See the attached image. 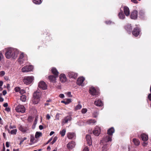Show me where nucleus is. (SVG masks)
<instances>
[{"label": "nucleus", "mask_w": 151, "mask_h": 151, "mask_svg": "<svg viewBox=\"0 0 151 151\" xmlns=\"http://www.w3.org/2000/svg\"><path fill=\"white\" fill-rule=\"evenodd\" d=\"M18 51L16 49L9 48L6 50L5 55L6 58H12L15 59L17 56Z\"/></svg>", "instance_id": "nucleus-1"}, {"label": "nucleus", "mask_w": 151, "mask_h": 151, "mask_svg": "<svg viewBox=\"0 0 151 151\" xmlns=\"http://www.w3.org/2000/svg\"><path fill=\"white\" fill-rule=\"evenodd\" d=\"M41 96V93L39 90H37L33 94L32 102L34 104H37L39 102Z\"/></svg>", "instance_id": "nucleus-2"}, {"label": "nucleus", "mask_w": 151, "mask_h": 151, "mask_svg": "<svg viewBox=\"0 0 151 151\" xmlns=\"http://www.w3.org/2000/svg\"><path fill=\"white\" fill-rule=\"evenodd\" d=\"M34 80L32 76H26L23 79V81L24 84L28 85L31 83Z\"/></svg>", "instance_id": "nucleus-3"}, {"label": "nucleus", "mask_w": 151, "mask_h": 151, "mask_svg": "<svg viewBox=\"0 0 151 151\" xmlns=\"http://www.w3.org/2000/svg\"><path fill=\"white\" fill-rule=\"evenodd\" d=\"M33 67L31 65H27L25 66L22 69V72H28L32 70Z\"/></svg>", "instance_id": "nucleus-4"}, {"label": "nucleus", "mask_w": 151, "mask_h": 151, "mask_svg": "<svg viewBox=\"0 0 151 151\" xmlns=\"http://www.w3.org/2000/svg\"><path fill=\"white\" fill-rule=\"evenodd\" d=\"M15 110L18 112L24 113L25 112V110L24 106L21 105H19L16 107Z\"/></svg>", "instance_id": "nucleus-5"}, {"label": "nucleus", "mask_w": 151, "mask_h": 151, "mask_svg": "<svg viewBox=\"0 0 151 151\" xmlns=\"http://www.w3.org/2000/svg\"><path fill=\"white\" fill-rule=\"evenodd\" d=\"M38 87L42 90H45L47 88V86L45 83L43 81L39 82Z\"/></svg>", "instance_id": "nucleus-6"}, {"label": "nucleus", "mask_w": 151, "mask_h": 151, "mask_svg": "<svg viewBox=\"0 0 151 151\" xmlns=\"http://www.w3.org/2000/svg\"><path fill=\"white\" fill-rule=\"evenodd\" d=\"M111 138V136L110 135H106L103 137V139L101 140V142L104 143L111 141L112 140Z\"/></svg>", "instance_id": "nucleus-7"}, {"label": "nucleus", "mask_w": 151, "mask_h": 151, "mask_svg": "<svg viewBox=\"0 0 151 151\" xmlns=\"http://www.w3.org/2000/svg\"><path fill=\"white\" fill-rule=\"evenodd\" d=\"M27 60L26 55H24L23 53H22L19 56V61L21 63H22L24 60Z\"/></svg>", "instance_id": "nucleus-8"}, {"label": "nucleus", "mask_w": 151, "mask_h": 151, "mask_svg": "<svg viewBox=\"0 0 151 151\" xmlns=\"http://www.w3.org/2000/svg\"><path fill=\"white\" fill-rule=\"evenodd\" d=\"M101 132V129L98 127H96L93 131V133L96 136H98Z\"/></svg>", "instance_id": "nucleus-9"}, {"label": "nucleus", "mask_w": 151, "mask_h": 151, "mask_svg": "<svg viewBox=\"0 0 151 151\" xmlns=\"http://www.w3.org/2000/svg\"><path fill=\"white\" fill-rule=\"evenodd\" d=\"M89 92L93 96L97 95L99 94L98 92H97L96 89L93 87H91L90 88Z\"/></svg>", "instance_id": "nucleus-10"}, {"label": "nucleus", "mask_w": 151, "mask_h": 151, "mask_svg": "<svg viewBox=\"0 0 151 151\" xmlns=\"http://www.w3.org/2000/svg\"><path fill=\"white\" fill-rule=\"evenodd\" d=\"M140 32V29L138 27H136L134 29L132 33L133 35L137 36L139 35Z\"/></svg>", "instance_id": "nucleus-11"}, {"label": "nucleus", "mask_w": 151, "mask_h": 151, "mask_svg": "<svg viewBox=\"0 0 151 151\" xmlns=\"http://www.w3.org/2000/svg\"><path fill=\"white\" fill-rule=\"evenodd\" d=\"M68 76L70 78L76 79L78 76V74L73 72H70L68 73Z\"/></svg>", "instance_id": "nucleus-12"}, {"label": "nucleus", "mask_w": 151, "mask_h": 151, "mask_svg": "<svg viewBox=\"0 0 151 151\" xmlns=\"http://www.w3.org/2000/svg\"><path fill=\"white\" fill-rule=\"evenodd\" d=\"M75 143L74 142H69L67 145V147L69 149H72L75 146Z\"/></svg>", "instance_id": "nucleus-13"}, {"label": "nucleus", "mask_w": 151, "mask_h": 151, "mask_svg": "<svg viewBox=\"0 0 151 151\" xmlns=\"http://www.w3.org/2000/svg\"><path fill=\"white\" fill-rule=\"evenodd\" d=\"M137 16V12L136 10L134 11L131 13V18L132 19H136Z\"/></svg>", "instance_id": "nucleus-14"}, {"label": "nucleus", "mask_w": 151, "mask_h": 151, "mask_svg": "<svg viewBox=\"0 0 151 151\" xmlns=\"http://www.w3.org/2000/svg\"><path fill=\"white\" fill-rule=\"evenodd\" d=\"M85 80V79L83 77H80L78 78L77 83L78 85L83 86V83Z\"/></svg>", "instance_id": "nucleus-15"}, {"label": "nucleus", "mask_w": 151, "mask_h": 151, "mask_svg": "<svg viewBox=\"0 0 151 151\" xmlns=\"http://www.w3.org/2000/svg\"><path fill=\"white\" fill-rule=\"evenodd\" d=\"M86 138L87 142V144L89 146L92 145L91 139V136L89 135H87Z\"/></svg>", "instance_id": "nucleus-16"}, {"label": "nucleus", "mask_w": 151, "mask_h": 151, "mask_svg": "<svg viewBox=\"0 0 151 151\" xmlns=\"http://www.w3.org/2000/svg\"><path fill=\"white\" fill-rule=\"evenodd\" d=\"M60 81L62 82H64L66 81V78L65 75L63 74H61L60 77Z\"/></svg>", "instance_id": "nucleus-17"}, {"label": "nucleus", "mask_w": 151, "mask_h": 151, "mask_svg": "<svg viewBox=\"0 0 151 151\" xmlns=\"http://www.w3.org/2000/svg\"><path fill=\"white\" fill-rule=\"evenodd\" d=\"M124 11L125 15L128 16L129 14L130 11L129 8L127 6H124Z\"/></svg>", "instance_id": "nucleus-18"}, {"label": "nucleus", "mask_w": 151, "mask_h": 151, "mask_svg": "<svg viewBox=\"0 0 151 151\" xmlns=\"http://www.w3.org/2000/svg\"><path fill=\"white\" fill-rule=\"evenodd\" d=\"M115 130L113 127L109 128L107 131V134L111 136L113 134Z\"/></svg>", "instance_id": "nucleus-19"}, {"label": "nucleus", "mask_w": 151, "mask_h": 151, "mask_svg": "<svg viewBox=\"0 0 151 151\" xmlns=\"http://www.w3.org/2000/svg\"><path fill=\"white\" fill-rule=\"evenodd\" d=\"M141 137L142 140L144 141H147L148 139V136L147 135L145 134H141Z\"/></svg>", "instance_id": "nucleus-20"}, {"label": "nucleus", "mask_w": 151, "mask_h": 151, "mask_svg": "<svg viewBox=\"0 0 151 151\" xmlns=\"http://www.w3.org/2000/svg\"><path fill=\"white\" fill-rule=\"evenodd\" d=\"M67 137L69 139H71L76 137V135L73 133L70 132L68 134Z\"/></svg>", "instance_id": "nucleus-21"}, {"label": "nucleus", "mask_w": 151, "mask_h": 151, "mask_svg": "<svg viewBox=\"0 0 151 151\" xmlns=\"http://www.w3.org/2000/svg\"><path fill=\"white\" fill-rule=\"evenodd\" d=\"M95 104L98 106H101L103 105V103L101 100H98L94 102Z\"/></svg>", "instance_id": "nucleus-22"}, {"label": "nucleus", "mask_w": 151, "mask_h": 151, "mask_svg": "<svg viewBox=\"0 0 151 151\" xmlns=\"http://www.w3.org/2000/svg\"><path fill=\"white\" fill-rule=\"evenodd\" d=\"M72 119V118L70 116H67L64 118L63 122L65 123H67L68 121H71Z\"/></svg>", "instance_id": "nucleus-23"}, {"label": "nucleus", "mask_w": 151, "mask_h": 151, "mask_svg": "<svg viewBox=\"0 0 151 151\" xmlns=\"http://www.w3.org/2000/svg\"><path fill=\"white\" fill-rule=\"evenodd\" d=\"M132 141L134 145L136 146L139 145L140 144V142L139 140L136 138L133 139Z\"/></svg>", "instance_id": "nucleus-24"}, {"label": "nucleus", "mask_w": 151, "mask_h": 151, "mask_svg": "<svg viewBox=\"0 0 151 151\" xmlns=\"http://www.w3.org/2000/svg\"><path fill=\"white\" fill-rule=\"evenodd\" d=\"M96 122V121L95 119H89L87 120L86 123L88 124H93Z\"/></svg>", "instance_id": "nucleus-25"}, {"label": "nucleus", "mask_w": 151, "mask_h": 151, "mask_svg": "<svg viewBox=\"0 0 151 151\" xmlns=\"http://www.w3.org/2000/svg\"><path fill=\"white\" fill-rule=\"evenodd\" d=\"M57 77L55 76V77L52 75L50 76H49V79L51 82H55L56 80V78Z\"/></svg>", "instance_id": "nucleus-26"}, {"label": "nucleus", "mask_w": 151, "mask_h": 151, "mask_svg": "<svg viewBox=\"0 0 151 151\" xmlns=\"http://www.w3.org/2000/svg\"><path fill=\"white\" fill-rule=\"evenodd\" d=\"M51 70L53 74H54L55 76H56V77H58L59 73L56 68H53Z\"/></svg>", "instance_id": "nucleus-27"}, {"label": "nucleus", "mask_w": 151, "mask_h": 151, "mask_svg": "<svg viewBox=\"0 0 151 151\" xmlns=\"http://www.w3.org/2000/svg\"><path fill=\"white\" fill-rule=\"evenodd\" d=\"M19 129L23 132H25L28 130V129L26 127H23L22 126H20L19 128Z\"/></svg>", "instance_id": "nucleus-28"}, {"label": "nucleus", "mask_w": 151, "mask_h": 151, "mask_svg": "<svg viewBox=\"0 0 151 151\" xmlns=\"http://www.w3.org/2000/svg\"><path fill=\"white\" fill-rule=\"evenodd\" d=\"M7 130L9 133H10L12 134L13 135L16 134L17 131V130L16 129L12 130L10 132V130L9 129H8Z\"/></svg>", "instance_id": "nucleus-29"}, {"label": "nucleus", "mask_w": 151, "mask_h": 151, "mask_svg": "<svg viewBox=\"0 0 151 151\" xmlns=\"http://www.w3.org/2000/svg\"><path fill=\"white\" fill-rule=\"evenodd\" d=\"M42 135V133L41 132H37L35 133V137L37 139L40 137Z\"/></svg>", "instance_id": "nucleus-30"}, {"label": "nucleus", "mask_w": 151, "mask_h": 151, "mask_svg": "<svg viewBox=\"0 0 151 151\" xmlns=\"http://www.w3.org/2000/svg\"><path fill=\"white\" fill-rule=\"evenodd\" d=\"M126 29L130 33L132 29V27L131 24L127 25L125 27Z\"/></svg>", "instance_id": "nucleus-31"}, {"label": "nucleus", "mask_w": 151, "mask_h": 151, "mask_svg": "<svg viewBox=\"0 0 151 151\" xmlns=\"http://www.w3.org/2000/svg\"><path fill=\"white\" fill-rule=\"evenodd\" d=\"M71 102V99H68L66 100V101H61V103H64L65 104H67Z\"/></svg>", "instance_id": "nucleus-32"}, {"label": "nucleus", "mask_w": 151, "mask_h": 151, "mask_svg": "<svg viewBox=\"0 0 151 151\" xmlns=\"http://www.w3.org/2000/svg\"><path fill=\"white\" fill-rule=\"evenodd\" d=\"M26 96L25 95H23L21 96L20 100L23 102H25L26 100Z\"/></svg>", "instance_id": "nucleus-33"}, {"label": "nucleus", "mask_w": 151, "mask_h": 151, "mask_svg": "<svg viewBox=\"0 0 151 151\" xmlns=\"http://www.w3.org/2000/svg\"><path fill=\"white\" fill-rule=\"evenodd\" d=\"M119 16L120 19H124V15L122 11L119 14Z\"/></svg>", "instance_id": "nucleus-34"}, {"label": "nucleus", "mask_w": 151, "mask_h": 151, "mask_svg": "<svg viewBox=\"0 0 151 151\" xmlns=\"http://www.w3.org/2000/svg\"><path fill=\"white\" fill-rule=\"evenodd\" d=\"M82 107V105L81 104H78L75 107V109L76 111L80 109Z\"/></svg>", "instance_id": "nucleus-35"}, {"label": "nucleus", "mask_w": 151, "mask_h": 151, "mask_svg": "<svg viewBox=\"0 0 151 151\" xmlns=\"http://www.w3.org/2000/svg\"><path fill=\"white\" fill-rule=\"evenodd\" d=\"M66 130L65 129H63L62 131L60 132V134H61L62 137L64 136L65 134Z\"/></svg>", "instance_id": "nucleus-36"}, {"label": "nucleus", "mask_w": 151, "mask_h": 151, "mask_svg": "<svg viewBox=\"0 0 151 151\" xmlns=\"http://www.w3.org/2000/svg\"><path fill=\"white\" fill-rule=\"evenodd\" d=\"M33 2L36 4H40L41 3V0H34Z\"/></svg>", "instance_id": "nucleus-37"}, {"label": "nucleus", "mask_w": 151, "mask_h": 151, "mask_svg": "<svg viewBox=\"0 0 151 151\" xmlns=\"http://www.w3.org/2000/svg\"><path fill=\"white\" fill-rule=\"evenodd\" d=\"M30 141L32 143L34 142V141L35 140L34 137L33 135H31L30 136Z\"/></svg>", "instance_id": "nucleus-38"}, {"label": "nucleus", "mask_w": 151, "mask_h": 151, "mask_svg": "<svg viewBox=\"0 0 151 151\" xmlns=\"http://www.w3.org/2000/svg\"><path fill=\"white\" fill-rule=\"evenodd\" d=\"M57 139L58 138L56 136L54 138L53 140L52 141V142L50 143V144L51 145H53L56 141L57 140Z\"/></svg>", "instance_id": "nucleus-39"}, {"label": "nucleus", "mask_w": 151, "mask_h": 151, "mask_svg": "<svg viewBox=\"0 0 151 151\" xmlns=\"http://www.w3.org/2000/svg\"><path fill=\"white\" fill-rule=\"evenodd\" d=\"M98 113L97 111H94L93 113V116L95 118H96L98 115Z\"/></svg>", "instance_id": "nucleus-40"}, {"label": "nucleus", "mask_w": 151, "mask_h": 151, "mask_svg": "<svg viewBox=\"0 0 151 151\" xmlns=\"http://www.w3.org/2000/svg\"><path fill=\"white\" fill-rule=\"evenodd\" d=\"M21 88L19 87H16L14 88V90L17 92H19Z\"/></svg>", "instance_id": "nucleus-41"}, {"label": "nucleus", "mask_w": 151, "mask_h": 151, "mask_svg": "<svg viewBox=\"0 0 151 151\" xmlns=\"http://www.w3.org/2000/svg\"><path fill=\"white\" fill-rule=\"evenodd\" d=\"M87 111L86 109H83L81 110V112L82 114H85L87 112Z\"/></svg>", "instance_id": "nucleus-42"}, {"label": "nucleus", "mask_w": 151, "mask_h": 151, "mask_svg": "<svg viewBox=\"0 0 151 151\" xmlns=\"http://www.w3.org/2000/svg\"><path fill=\"white\" fill-rule=\"evenodd\" d=\"M25 93V90L24 89H20V91H19V93L21 94H23V93Z\"/></svg>", "instance_id": "nucleus-43"}, {"label": "nucleus", "mask_w": 151, "mask_h": 151, "mask_svg": "<svg viewBox=\"0 0 151 151\" xmlns=\"http://www.w3.org/2000/svg\"><path fill=\"white\" fill-rule=\"evenodd\" d=\"M67 96L68 97H72V95L71 94V92H69L66 93Z\"/></svg>", "instance_id": "nucleus-44"}, {"label": "nucleus", "mask_w": 151, "mask_h": 151, "mask_svg": "<svg viewBox=\"0 0 151 151\" xmlns=\"http://www.w3.org/2000/svg\"><path fill=\"white\" fill-rule=\"evenodd\" d=\"M5 74V72L4 71L0 72V76H3Z\"/></svg>", "instance_id": "nucleus-45"}, {"label": "nucleus", "mask_w": 151, "mask_h": 151, "mask_svg": "<svg viewBox=\"0 0 151 151\" xmlns=\"http://www.w3.org/2000/svg\"><path fill=\"white\" fill-rule=\"evenodd\" d=\"M9 128L10 129H13L15 128H16V127L14 125L12 126L11 124H10V125L9 126Z\"/></svg>", "instance_id": "nucleus-46"}, {"label": "nucleus", "mask_w": 151, "mask_h": 151, "mask_svg": "<svg viewBox=\"0 0 151 151\" xmlns=\"http://www.w3.org/2000/svg\"><path fill=\"white\" fill-rule=\"evenodd\" d=\"M27 139V138L26 137H24L21 140V141L20 142V144H21L24 140H26Z\"/></svg>", "instance_id": "nucleus-47"}, {"label": "nucleus", "mask_w": 151, "mask_h": 151, "mask_svg": "<svg viewBox=\"0 0 151 151\" xmlns=\"http://www.w3.org/2000/svg\"><path fill=\"white\" fill-rule=\"evenodd\" d=\"M148 145V143L147 142H143V143L142 144V145L144 147H146V146Z\"/></svg>", "instance_id": "nucleus-48"}, {"label": "nucleus", "mask_w": 151, "mask_h": 151, "mask_svg": "<svg viewBox=\"0 0 151 151\" xmlns=\"http://www.w3.org/2000/svg\"><path fill=\"white\" fill-rule=\"evenodd\" d=\"M5 110L7 112H9L10 111V109L9 107H6L5 109Z\"/></svg>", "instance_id": "nucleus-49"}, {"label": "nucleus", "mask_w": 151, "mask_h": 151, "mask_svg": "<svg viewBox=\"0 0 151 151\" xmlns=\"http://www.w3.org/2000/svg\"><path fill=\"white\" fill-rule=\"evenodd\" d=\"M59 96L61 98H64V95L63 94H60V95H59Z\"/></svg>", "instance_id": "nucleus-50"}, {"label": "nucleus", "mask_w": 151, "mask_h": 151, "mask_svg": "<svg viewBox=\"0 0 151 151\" xmlns=\"http://www.w3.org/2000/svg\"><path fill=\"white\" fill-rule=\"evenodd\" d=\"M83 151H89L87 147H86L83 149Z\"/></svg>", "instance_id": "nucleus-51"}, {"label": "nucleus", "mask_w": 151, "mask_h": 151, "mask_svg": "<svg viewBox=\"0 0 151 151\" xmlns=\"http://www.w3.org/2000/svg\"><path fill=\"white\" fill-rule=\"evenodd\" d=\"M3 105L4 107H7L8 106V104L7 103H4Z\"/></svg>", "instance_id": "nucleus-52"}, {"label": "nucleus", "mask_w": 151, "mask_h": 151, "mask_svg": "<svg viewBox=\"0 0 151 151\" xmlns=\"http://www.w3.org/2000/svg\"><path fill=\"white\" fill-rule=\"evenodd\" d=\"M46 118L48 119H49L50 117V115L49 114H47L46 116Z\"/></svg>", "instance_id": "nucleus-53"}, {"label": "nucleus", "mask_w": 151, "mask_h": 151, "mask_svg": "<svg viewBox=\"0 0 151 151\" xmlns=\"http://www.w3.org/2000/svg\"><path fill=\"white\" fill-rule=\"evenodd\" d=\"M39 128L40 130H42L43 129V127L42 125H40L39 126Z\"/></svg>", "instance_id": "nucleus-54"}, {"label": "nucleus", "mask_w": 151, "mask_h": 151, "mask_svg": "<svg viewBox=\"0 0 151 151\" xmlns=\"http://www.w3.org/2000/svg\"><path fill=\"white\" fill-rule=\"evenodd\" d=\"M7 93L6 90H4L3 91V94L4 95H5Z\"/></svg>", "instance_id": "nucleus-55"}, {"label": "nucleus", "mask_w": 151, "mask_h": 151, "mask_svg": "<svg viewBox=\"0 0 151 151\" xmlns=\"http://www.w3.org/2000/svg\"><path fill=\"white\" fill-rule=\"evenodd\" d=\"M131 1L134 3H138V1L137 0H131Z\"/></svg>", "instance_id": "nucleus-56"}, {"label": "nucleus", "mask_w": 151, "mask_h": 151, "mask_svg": "<svg viewBox=\"0 0 151 151\" xmlns=\"http://www.w3.org/2000/svg\"><path fill=\"white\" fill-rule=\"evenodd\" d=\"M3 58V55L2 53H0V60H1Z\"/></svg>", "instance_id": "nucleus-57"}, {"label": "nucleus", "mask_w": 151, "mask_h": 151, "mask_svg": "<svg viewBox=\"0 0 151 151\" xmlns=\"http://www.w3.org/2000/svg\"><path fill=\"white\" fill-rule=\"evenodd\" d=\"M52 140V138H50L47 141V142L46 143V144H48V143L50 142Z\"/></svg>", "instance_id": "nucleus-58"}, {"label": "nucleus", "mask_w": 151, "mask_h": 151, "mask_svg": "<svg viewBox=\"0 0 151 151\" xmlns=\"http://www.w3.org/2000/svg\"><path fill=\"white\" fill-rule=\"evenodd\" d=\"M6 147H8L9 146V143L8 142H6Z\"/></svg>", "instance_id": "nucleus-59"}, {"label": "nucleus", "mask_w": 151, "mask_h": 151, "mask_svg": "<svg viewBox=\"0 0 151 151\" xmlns=\"http://www.w3.org/2000/svg\"><path fill=\"white\" fill-rule=\"evenodd\" d=\"M149 99L151 101V94H150L148 96Z\"/></svg>", "instance_id": "nucleus-60"}, {"label": "nucleus", "mask_w": 151, "mask_h": 151, "mask_svg": "<svg viewBox=\"0 0 151 151\" xmlns=\"http://www.w3.org/2000/svg\"><path fill=\"white\" fill-rule=\"evenodd\" d=\"M3 84V82L2 81H0V87H1Z\"/></svg>", "instance_id": "nucleus-61"}, {"label": "nucleus", "mask_w": 151, "mask_h": 151, "mask_svg": "<svg viewBox=\"0 0 151 151\" xmlns=\"http://www.w3.org/2000/svg\"><path fill=\"white\" fill-rule=\"evenodd\" d=\"M54 132L53 131H52L51 132L50 134V136H51L53 134H54Z\"/></svg>", "instance_id": "nucleus-62"}, {"label": "nucleus", "mask_w": 151, "mask_h": 151, "mask_svg": "<svg viewBox=\"0 0 151 151\" xmlns=\"http://www.w3.org/2000/svg\"><path fill=\"white\" fill-rule=\"evenodd\" d=\"M4 99L2 98H0V102H3L4 101Z\"/></svg>", "instance_id": "nucleus-63"}, {"label": "nucleus", "mask_w": 151, "mask_h": 151, "mask_svg": "<svg viewBox=\"0 0 151 151\" xmlns=\"http://www.w3.org/2000/svg\"><path fill=\"white\" fill-rule=\"evenodd\" d=\"M13 151H19V150L18 149H14L13 150Z\"/></svg>", "instance_id": "nucleus-64"}]
</instances>
